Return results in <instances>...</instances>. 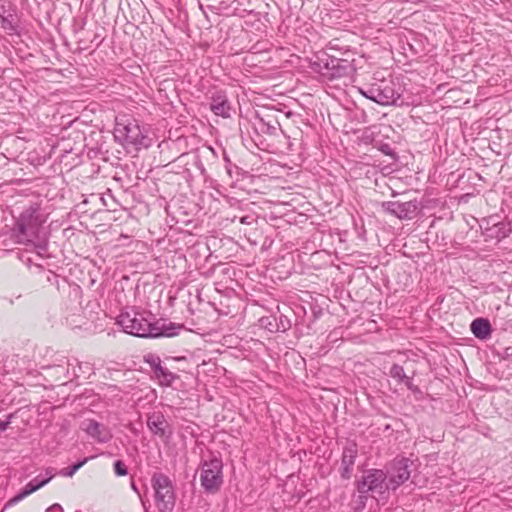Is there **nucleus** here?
Segmentation results:
<instances>
[{
  "label": "nucleus",
  "mask_w": 512,
  "mask_h": 512,
  "mask_svg": "<svg viewBox=\"0 0 512 512\" xmlns=\"http://www.w3.org/2000/svg\"><path fill=\"white\" fill-rule=\"evenodd\" d=\"M48 216L49 213L41 203H30L15 217L11 239L16 244L32 246L41 255L48 247L47 240L42 236Z\"/></svg>",
  "instance_id": "nucleus-1"
},
{
  "label": "nucleus",
  "mask_w": 512,
  "mask_h": 512,
  "mask_svg": "<svg viewBox=\"0 0 512 512\" xmlns=\"http://www.w3.org/2000/svg\"><path fill=\"white\" fill-rule=\"evenodd\" d=\"M151 318L150 313L131 310L121 312L116 323L125 333L141 338L173 337L183 328L182 325L174 323L160 324Z\"/></svg>",
  "instance_id": "nucleus-2"
},
{
  "label": "nucleus",
  "mask_w": 512,
  "mask_h": 512,
  "mask_svg": "<svg viewBox=\"0 0 512 512\" xmlns=\"http://www.w3.org/2000/svg\"><path fill=\"white\" fill-rule=\"evenodd\" d=\"M359 492V506L363 508L366 504L368 492L383 495L386 491L391 490L388 485L387 474L381 469H369L365 475L356 484Z\"/></svg>",
  "instance_id": "nucleus-3"
},
{
  "label": "nucleus",
  "mask_w": 512,
  "mask_h": 512,
  "mask_svg": "<svg viewBox=\"0 0 512 512\" xmlns=\"http://www.w3.org/2000/svg\"><path fill=\"white\" fill-rule=\"evenodd\" d=\"M151 481L155 490V502L159 512H171L175 505L171 480L163 473H155Z\"/></svg>",
  "instance_id": "nucleus-4"
},
{
  "label": "nucleus",
  "mask_w": 512,
  "mask_h": 512,
  "mask_svg": "<svg viewBox=\"0 0 512 512\" xmlns=\"http://www.w3.org/2000/svg\"><path fill=\"white\" fill-rule=\"evenodd\" d=\"M223 464L218 458L205 461L201 467V485L208 493L217 492L223 483Z\"/></svg>",
  "instance_id": "nucleus-5"
},
{
  "label": "nucleus",
  "mask_w": 512,
  "mask_h": 512,
  "mask_svg": "<svg viewBox=\"0 0 512 512\" xmlns=\"http://www.w3.org/2000/svg\"><path fill=\"white\" fill-rule=\"evenodd\" d=\"M412 465L413 462L404 457L396 458L391 462L385 471L391 490H396L410 478Z\"/></svg>",
  "instance_id": "nucleus-6"
},
{
  "label": "nucleus",
  "mask_w": 512,
  "mask_h": 512,
  "mask_svg": "<svg viewBox=\"0 0 512 512\" xmlns=\"http://www.w3.org/2000/svg\"><path fill=\"white\" fill-rule=\"evenodd\" d=\"M366 94L367 99L383 106L394 104L400 97L399 93L395 91L393 83L387 81L372 84L366 88Z\"/></svg>",
  "instance_id": "nucleus-7"
},
{
  "label": "nucleus",
  "mask_w": 512,
  "mask_h": 512,
  "mask_svg": "<svg viewBox=\"0 0 512 512\" xmlns=\"http://www.w3.org/2000/svg\"><path fill=\"white\" fill-rule=\"evenodd\" d=\"M117 137H122L128 144L135 146L137 149L148 147V138L143 133L140 125L134 119L128 120L126 124L117 123Z\"/></svg>",
  "instance_id": "nucleus-8"
},
{
  "label": "nucleus",
  "mask_w": 512,
  "mask_h": 512,
  "mask_svg": "<svg viewBox=\"0 0 512 512\" xmlns=\"http://www.w3.org/2000/svg\"><path fill=\"white\" fill-rule=\"evenodd\" d=\"M381 207L386 213L395 216L400 220L412 219L419 209V205L416 200L407 202L385 201L381 203Z\"/></svg>",
  "instance_id": "nucleus-9"
},
{
  "label": "nucleus",
  "mask_w": 512,
  "mask_h": 512,
  "mask_svg": "<svg viewBox=\"0 0 512 512\" xmlns=\"http://www.w3.org/2000/svg\"><path fill=\"white\" fill-rule=\"evenodd\" d=\"M81 429L98 443H107L113 437V434L109 427L94 419L84 420L81 423Z\"/></svg>",
  "instance_id": "nucleus-10"
},
{
  "label": "nucleus",
  "mask_w": 512,
  "mask_h": 512,
  "mask_svg": "<svg viewBox=\"0 0 512 512\" xmlns=\"http://www.w3.org/2000/svg\"><path fill=\"white\" fill-rule=\"evenodd\" d=\"M358 454L356 444H351L344 448L341 458V477L345 480L351 478L353 466Z\"/></svg>",
  "instance_id": "nucleus-11"
},
{
  "label": "nucleus",
  "mask_w": 512,
  "mask_h": 512,
  "mask_svg": "<svg viewBox=\"0 0 512 512\" xmlns=\"http://www.w3.org/2000/svg\"><path fill=\"white\" fill-rule=\"evenodd\" d=\"M210 109L217 116L228 118L231 116L232 107L227 96L222 91H216L211 96Z\"/></svg>",
  "instance_id": "nucleus-12"
},
{
  "label": "nucleus",
  "mask_w": 512,
  "mask_h": 512,
  "mask_svg": "<svg viewBox=\"0 0 512 512\" xmlns=\"http://www.w3.org/2000/svg\"><path fill=\"white\" fill-rule=\"evenodd\" d=\"M147 426L154 435L164 437L169 424L161 412H153L147 417Z\"/></svg>",
  "instance_id": "nucleus-13"
},
{
  "label": "nucleus",
  "mask_w": 512,
  "mask_h": 512,
  "mask_svg": "<svg viewBox=\"0 0 512 512\" xmlns=\"http://www.w3.org/2000/svg\"><path fill=\"white\" fill-rule=\"evenodd\" d=\"M471 332L473 335L480 339L486 340L491 336L492 327L488 319L476 318L470 325Z\"/></svg>",
  "instance_id": "nucleus-14"
},
{
  "label": "nucleus",
  "mask_w": 512,
  "mask_h": 512,
  "mask_svg": "<svg viewBox=\"0 0 512 512\" xmlns=\"http://www.w3.org/2000/svg\"><path fill=\"white\" fill-rule=\"evenodd\" d=\"M154 378L158 381L160 386L169 387L172 383L179 378V376L162 365L157 367L153 372Z\"/></svg>",
  "instance_id": "nucleus-15"
},
{
  "label": "nucleus",
  "mask_w": 512,
  "mask_h": 512,
  "mask_svg": "<svg viewBox=\"0 0 512 512\" xmlns=\"http://www.w3.org/2000/svg\"><path fill=\"white\" fill-rule=\"evenodd\" d=\"M38 489H39V484H34V483H31V481H30L25 485V487L16 496H14L9 501V503L10 504L18 503L19 501L23 500L24 498H26L33 492L37 491Z\"/></svg>",
  "instance_id": "nucleus-16"
},
{
  "label": "nucleus",
  "mask_w": 512,
  "mask_h": 512,
  "mask_svg": "<svg viewBox=\"0 0 512 512\" xmlns=\"http://www.w3.org/2000/svg\"><path fill=\"white\" fill-rule=\"evenodd\" d=\"M389 375L398 383H402L408 376L405 374L404 368L399 364H393L390 368Z\"/></svg>",
  "instance_id": "nucleus-17"
},
{
  "label": "nucleus",
  "mask_w": 512,
  "mask_h": 512,
  "mask_svg": "<svg viewBox=\"0 0 512 512\" xmlns=\"http://www.w3.org/2000/svg\"><path fill=\"white\" fill-rule=\"evenodd\" d=\"M55 476L54 469H46L45 476L38 475L31 480V483L39 484V489L45 486Z\"/></svg>",
  "instance_id": "nucleus-18"
},
{
  "label": "nucleus",
  "mask_w": 512,
  "mask_h": 512,
  "mask_svg": "<svg viewBox=\"0 0 512 512\" xmlns=\"http://www.w3.org/2000/svg\"><path fill=\"white\" fill-rule=\"evenodd\" d=\"M87 461L88 458H84L82 461H79L72 466L61 469L58 474L63 477H72Z\"/></svg>",
  "instance_id": "nucleus-19"
},
{
  "label": "nucleus",
  "mask_w": 512,
  "mask_h": 512,
  "mask_svg": "<svg viewBox=\"0 0 512 512\" xmlns=\"http://www.w3.org/2000/svg\"><path fill=\"white\" fill-rule=\"evenodd\" d=\"M144 362L149 365L151 370L154 372L157 367L161 366L162 361L160 357L153 353H148L143 358Z\"/></svg>",
  "instance_id": "nucleus-20"
},
{
  "label": "nucleus",
  "mask_w": 512,
  "mask_h": 512,
  "mask_svg": "<svg viewBox=\"0 0 512 512\" xmlns=\"http://www.w3.org/2000/svg\"><path fill=\"white\" fill-rule=\"evenodd\" d=\"M114 473L117 476H126L128 474V469L125 463L122 460H116L113 464Z\"/></svg>",
  "instance_id": "nucleus-21"
},
{
  "label": "nucleus",
  "mask_w": 512,
  "mask_h": 512,
  "mask_svg": "<svg viewBox=\"0 0 512 512\" xmlns=\"http://www.w3.org/2000/svg\"><path fill=\"white\" fill-rule=\"evenodd\" d=\"M379 150L384 155L390 156L392 159H396V153L394 152V150L392 149V147L389 144H387V143L381 144L379 146Z\"/></svg>",
  "instance_id": "nucleus-22"
},
{
  "label": "nucleus",
  "mask_w": 512,
  "mask_h": 512,
  "mask_svg": "<svg viewBox=\"0 0 512 512\" xmlns=\"http://www.w3.org/2000/svg\"><path fill=\"white\" fill-rule=\"evenodd\" d=\"M261 122L266 126V130L265 132L270 134V135H275L276 134V131H277V126L274 125V124H270V123H265L263 121V119H261Z\"/></svg>",
  "instance_id": "nucleus-23"
},
{
  "label": "nucleus",
  "mask_w": 512,
  "mask_h": 512,
  "mask_svg": "<svg viewBox=\"0 0 512 512\" xmlns=\"http://www.w3.org/2000/svg\"><path fill=\"white\" fill-rule=\"evenodd\" d=\"M13 418V414H10L8 417H7V420L5 421H0V432H3L5 431L9 424L11 423V419Z\"/></svg>",
  "instance_id": "nucleus-24"
},
{
  "label": "nucleus",
  "mask_w": 512,
  "mask_h": 512,
  "mask_svg": "<svg viewBox=\"0 0 512 512\" xmlns=\"http://www.w3.org/2000/svg\"><path fill=\"white\" fill-rule=\"evenodd\" d=\"M402 383H404L405 386L411 391H416L418 389L417 386L413 384L411 377H407Z\"/></svg>",
  "instance_id": "nucleus-25"
},
{
  "label": "nucleus",
  "mask_w": 512,
  "mask_h": 512,
  "mask_svg": "<svg viewBox=\"0 0 512 512\" xmlns=\"http://www.w3.org/2000/svg\"><path fill=\"white\" fill-rule=\"evenodd\" d=\"M47 512H63V509L60 504H53L48 509Z\"/></svg>",
  "instance_id": "nucleus-26"
},
{
  "label": "nucleus",
  "mask_w": 512,
  "mask_h": 512,
  "mask_svg": "<svg viewBox=\"0 0 512 512\" xmlns=\"http://www.w3.org/2000/svg\"><path fill=\"white\" fill-rule=\"evenodd\" d=\"M503 358L508 359L512 357V346L506 347L503 351Z\"/></svg>",
  "instance_id": "nucleus-27"
},
{
  "label": "nucleus",
  "mask_w": 512,
  "mask_h": 512,
  "mask_svg": "<svg viewBox=\"0 0 512 512\" xmlns=\"http://www.w3.org/2000/svg\"><path fill=\"white\" fill-rule=\"evenodd\" d=\"M55 367H58V368H62L64 374H67L69 372L68 368H65L63 367L61 364L57 365V366H47V367H44V369H53Z\"/></svg>",
  "instance_id": "nucleus-28"
},
{
  "label": "nucleus",
  "mask_w": 512,
  "mask_h": 512,
  "mask_svg": "<svg viewBox=\"0 0 512 512\" xmlns=\"http://www.w3.org/2000/svg\"><path fill=\"white\" fill-rule=\"evenodd\" d=\"M248 219H249V217H248V216H244V217H242V218L240 219V222H241L242 224H250V221H249Z\"/></svg>",
  "instance_id": "nucleus-29"
},
{
  "label": "nucleus",
  "mask_w": 512,
  "mask_h": 512,
  "mask_svg": "<svg viewBox=\"0 0 512 512\" xmlns=\"http://www.w3.org/2000/svg\"><path fill=\"white\" fill-rule=\"evenodd\" d=\"M0 11H1V14L7 15V10H6L4 4H0Z\"/></svg>",
  "instance_id": "nucleus-30"
},
{
  "label": "nucleus",
  "mask_w": 512,
  "mask_h": 512,
  "mask_svg": "<svg viewBox=\"0 0 512 512\" xmlns=\"http://www.w3.org/2000/svg\"><path fill=\"white\" fill-rule=\"evenodd\" d=\"M359 92H360L364 97H366V95H367V94H366V89H364V88H359Z\"/></svg>",
  "instance_id": "nucleus-31"
},
{
  "label": "nucleus",
  "mask_w": 512,
  "mask_h": 512,
  "mask_svg": "<svg viewBox=\"0 0 512 512\" xmlns=\"http://www.w3.org/2000/svg\"><path fill=\"white\" fill-rule=\"evenodd\" d=\"M495 227H498L499 228V232H500L501 229L505 227V225H504V223H500L498 225H495Z\"/></svg>",
  "instance_id": "nucleus-32"
},
{
  "label": "nucleus",
  "mask_w": 512,
  "mask_h": 512,
  "mask_svg": "<svg viewBox=\"0 0 512 512\" xmlns=\"http://www.w3.org/2000/svg\"><path fill=\"white\" fill-rule=\"evenodd\" d=\"M506 235H507L506 231H503L501 235L499 234V232L497 233V237H505Z\"/></svg>",
  "instance_id": "nucleus-33"
},
{
  "label": "nucleus",
  "mask_w": 512,
  "mask_h": 512,
  "mask_svg": "<svg viewBox=\"0 0 512 512\" xmlns=\"http://www.w3.org/2000/svg\"><path fill=\"white\" fill-rule=\"evenodd\" d=\"M225 161L229 162V158L227 156L224 157Z\"/></svg>",
  "instance_id": "nucleus-34"
}]
</instances>
